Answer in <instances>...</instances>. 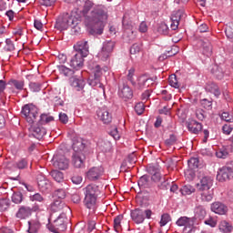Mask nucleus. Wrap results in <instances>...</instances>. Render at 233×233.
I'll use <instances>...</instances> for the list:
<instances>
[{
  "instance_id": "obj_1",
  "label": "nucleus",
  "mask_w": 233,
  "mask_h": 233,
  "mask_svg": "<svg viewBox=\"0 0 233 233\" xmlns=\"http://www.w3.org/2000/svg\"><path fill=\"white\" fill-rule=\"evenodd\" d=\"M93 8V9H92ZM84 23L90 35H102L108 21V11L105 5L94 7L92 1H86L84 9Z\"/></svg>"
},
{
  "instance_id": "obj_2",
  "label": "nucleus",
  "mask_w": 233,
  "mask_h": 233,
  "mask_svg": "<svg viewBox=\"0 0 233 233\" xmlns=\"http://www.w3.org/2000/svg\"><path fill=\"white\" fill-rule=\"evenodd\" d=\"M84 205L89 210H96V203H97V196H99V187L96 185H88L84 188Z\"/></svg>"
},
{
  "instance_id": "obj_3",
  "label": "nucleus",
  "mask_w": 233,
  "mask_h": 233,
  "mask_svg": "<svg viewBox=\"0 0 233 233\" xmlns=\"http://www.w3.org/2000/svg\"><path fill=\"white\" fill-rule=\"evenodd\" d=\"M73 154L72 163L76 168H83L85 167V155L81 152L85 150V144L82 141H77L73 144Z\"/></svg>"
},
{
  "instance_id": "obj_4",
  "label": "nucleus",
  "mask_w": 233,
  "mask_h": 233,
  "mask_svg": "<svg viewBox=\"0 0 233 233\" xmlns=\"http://www.w3.org/2000/svg\"><path fill=\"white\" fill-rule=\"evenodd\" d=\"M22 115L29 125H34L35 119H37V116H39V112L35 106L27 104L22 107Z\"/></svg>"
},
{
  "instance_id": "obj_5",
  "label": "nucleus",
  "mask_w": 233,
  "mask_h": 233,
  "mask_svg": "<svg viewBox=\"0 0 233 233\" xmlns=\"http://www.w3.org/2000/svg\"><path fill=\"white\" fill-rule=\"evenodd\" d=\"M152 218V210L150 209H141L136 208L131 210V219L139 225L145 221V219H150Z\"/></svg>"
},
{
  "instance_id": "obj_6",
  "label": "nucleus",
  "mask_w": 233,
  "mask_h": 233,
  "mask_svg": "<svg viewBox=\"0 0 233 233\" xmlns=\"http://www.w3.org/2000/svg\"><path fill=\"white\" fill-rule=\"evenodd\" d=\"M198 223V222H196V218L180 217L177 220L176 225H177V227H184V233H192Z\"/></svg>"
},
{
  "instance_id": "obj_7",
  "label": "nucleus",
  "mask_w": 233,
  "mask_h": 233,
  "mask_svg": "<svg viewBox=\"0 0 233 233\" xmlns=\"http://www.w3.org/2000/svg\"><path fill=\"white\" fill-rule=\"evenodd\" d=\"M79 25V20L76 16H66L62 20H58L55 25L57 30H67V28H76Z\"/></svg>"
},
{
  "instance_id": "obj_8",
  "label": "nucleus",
  "mask_w": 233,
  "mask_h": 233,
  "mask_svg": "<svg viewBox=\"0 0 233 233\" xmlns=\"http://www.w3.org/2000/svg\"><path fill=\"white\" fill-rule=\"evenodd\" d=\"M93 76H90L87 80L88 85L90 86H97L98 88H103V84H101V76H103V69H101V66L96 65L93 68Z\"/></svg>"
},
{
  "instance_id": "obj_9",
  "label": "nucleus",
  "mask_w": 233,
  "mask_h": 233,
  "mask_svg": "<svg viewBox=\"0 0 233 233\" xmlns=\"http://www.w3.org/2000/svg\"><path fill=\"white\" fill-rule=\"evenodd\" d=\"M117 94L120 99H123V101H128L134 97V91L127 84L119 86Z\"/></svg>"
},
{
  "instance_id": "obj_10",
  "label": "nucleus",
  "mask_w": 233,
  "mask_h": 233,
  "mask_svg": "<svg viewBox=\"0 0 233 233\" xmlns=\"http://www.w3.org/2000/svg\"><path fill=\"white\" fill-rule=\"evenodd\" d=\"M185 17H187V15L183 9H179L178 11L174 12L171 15V30H177L179 26V21H183Z\"/></svg>"
},
{
  "instance_id": "obj_11",
  "label": "nucleus",
  "mask_w": 233,
  "mask_h": 233,
  "mask_svg": "<svg viewBox=\"0 0 233 233\" xmlns=\"http://www.w3.org/2000/svg\"><path fill=\"white\" fill-rule=\"evenodd\" d=\"M105 169L103 167H93L86 172V177L89 181H97L103 176Z\"/></svg>"
},
{
  "instance_id": "obj_12",
  "label": "nucleus",
  "mask_w": 233,
  "mask_h": 233,
  "mask_svg": "<svg viewBox=\"0 0 233 233\" xmlns=\"http://www.w3.org/2000/svg\"><path fill=\"white\" fill-rule=\"evenodd\" d=\"M69 165L70 162L66 157L63 155H56L54 157V167H56V168H59V170H66Z\"/></svg>"
},
{
  "instance_id": "obj_13",
  "label": "nucleus",
  "mask_w": 233,
  "mask_h": 233,
  "mask_svg": "<svg viewBox=\"0 0 233 233\" xmlns=\"http://www.w3.org/2000/svg\"><path fill=\"white\" fill-rule=\"evenodd\" d=\"M96 116L104 125H109V123H112V113H110L106 107L99 108L96 111Z\"/></svg>"
},
{
  "instance_id": "obj_14",
  "label": "nucleus",
  "mask_w": 233,
  "mask_h": 233,
  "mask_svg": "<svg viewBox=\"0 0 233 233\" xmlns=\"http://www.w3.org/2000/svg\"><path fill=\"white\" fill-rule=\"evenodd\" d=\"M85 57L82 56L81 54L76 53L70 60V66L74 68V70H81L85 65Z\"/></svg>"
},
{
  "instance_id": "obj_15",
  "label": "nucleus",
  "mask_w": 233,
  "mask_h": 233,
  "mask_svg": "<svg viewBox=\"0 0 233 233\" xmlns=\"http://www.w3.org/2000/svg\"><path fill=\"white\" fill-rule=\"evenodd\" d=\"M74 50L76 52V54H80V56L86 57L88 56V42L85 40L78 41L74 46Z\"/></svg>"
},
{
  "instance_id": "obj_16",
  "label": "nucleus",
  "mask_w": 233,
  "mask_h": 233,
  "mask_svg": "<svg viewBox=\"0 0 233 233\" xmlns=\"http://www.w3.org/2000/svg\"><path fill=\"white\" fill-rule=\"evenodd\" d=\"M233 178V170L231 169V167H222L218 174L217 175V179H218V181H228V179H232Z\"/></svg>"
},
{
  "instance_id": "obj_17",
  "label": "nucleus",
  "mask_w": 233,
  "mask_h": 233,
  "mask_svg": "<svg viewBox=\"0 0 233 233\" xmlns=\"http://www.w3.org/2000/svg\"><path fill=\"white\" fill-rule=\"evenodd\" d=\"M214 185V178L212 177H203L199 183L197 184L198 190H210Z\"/></svg>"
},
{
  "instance_id": "obj_18",
  "label": "nucleus",
  "mask_w": 233,
  "mask_h": 233,
  "mask_svg": "<svg viewBox=\"0 0 233 233\" xmlns=\"http://www.w3.org/2000/svg\"><path fill=\"white\" fill-rule=\"evenodd\" d=\"M37 184L38 187L42 192H46V190H50L52 188V184H50V180L45 177L43 174H39L37 176Z\"/></svg>"
},
{
  "instance_id": "obj_19",
  "label": "nucleus",
  "mask_w": 233,
  "mask_h": 233,
  "mask_svg": "<svg viewBox=\"0 0 233 233\" xmlns=\"http://www.w3.org/2000/svg\"><path fill=\"white\" fill-rule=\"evenodd\" d=\"M30 130L32 132L33 137H35L36 139H43V137L46 136V128L42 127L40 124H37L36 126H32L30 127Z\"/></svg>"
},
{
  "instance_id": "obj_20",
  "label": "nucleus",
  "mask_w": 233,
  "mask_h": 233,
  "mask_svg": "<svg viewBox=\"0 0 233 233\" xmlns=\"http://www.w3.org/2000/svg\"><path fill=\"white\" fill-rule=\"evenodd\" d=\"M211 211L219 216H224L228 212V208L221 202H214L211 204Z\"/></svg>"
},
{
  "instance_id": "obj_21",
  "label": "nucleus",
  "mask_w": 233,
  "mask_h": 233,
  "mask_svg": "<svg viewBox=\"0 0 233 233\" xmlns=\"http://www.w3.org/2000/svg\"><path fill=\"white\" fill-rule=\"evenodd\" d=\"M122 26L124 30H129L131 34H134V26H136V24L133 23L132 17H130L128 13H126L123 16Z\"/></svg>"
},
{
  "instance_id": "obj_22",
  "label": "nucleus",
  "mask_w": 233,
  "mask_h": 233,
  "mask_svg": "<svg viewBox=\"0 0 233 233\" xmlns=\"http://www.w3.org/2000/svg\"><path fill=\"white\" fill-rule=\"evenodd\" d=\"M147 172L151 175V179L155 181V183H159V181H161V171L158 167L149 166L147 167Z\"/></svg>"
},
{
  "instance_id": "obj_23",
  "label": "nucleus",
  "mask_w": 233,
  "mask_h": 233,
  "mask_svg": "<svg viewBox=\"0 0 233 233\" xmlns=\"http://www.w3.org/2000/svg\"><path fill=\"white\" fill-rule=\"evenodd\" d=\"M187 127L191 134H199L201 132L203 126L201 123H198V121L191 119L188 120Z\"/></svg>"
},
{
  "instance_id": "obj_24",
  "label": "nucleus",
  "mask_w": 233,
  "mask_h": 233,
  "mask_svg": "<svg viewBox=\"0 0 233 233\" xmlns=\"http://www.w3.org/2000/svg\"><path fill=\"white\" fill-rule=\"evenodd\" d=\"M201 201L208 203L214 199V191L212 189L198 190Z\"/></svg>"
},
{
  "instance_id": "obj_25",
  "label": "nucleus",
  "mask_w": 233,
  "mask_h": 233,
  "mask_svg": "<svg viewBox=\"0 0 233 233\" xmlns=\"http://www.w3.org/2000/svg\"><path fill=\"white\" fill-rule=\"evenodd\" d=\"M29 216H32V209L31 208L25 206H22L15 215L18 219H26Z\"/></svg>"
},
{
  "instance_id": "obj_26",
  "label": "nucleus",
  "mask_w": 233,
  "mask_h": 233,
  "mask_svg": "<svg viewBox=\"0 0 233 233\" xmlns=\"http://www.w3.org/2000/svg\"><path fill=\"white\" fill-rule=\"evenodd\" d=\"M206 91L213 94L215 97H219L221 96V90H219V86H217L214 82H209L206 85Z\"/></svg>"
},
{
  "instance_id": "obj_27",
  "label": "nucleus",
  "mask_w": 233,
  "mask_h": 233,
  "mask_svg": "<svg viewBox=\"0 0 233 233\" xmlns=\"http://www.w3.org/2000/svg\"><path fill=\"white\" fill-rule=\"evenodd\" d=\"M148 81H150V78H148V76H139L137 79V84L135 86V88H137V90H143L147 88V86H148L149 85Z\"/></svg>"
},
{
  "instance_id": "obj_28",
  "label": "nucleus",
  "mask_w": 233,
  "mask_h": 233,
  "mask_svg": "<svg viewBox=\"0 0 233 233\" xmlns=\"http://www.w3.org/2000/svg\"><path fill=\"white\" fill-rule=\"evenodd\" d=\"M207 216V209L203 207V206H198L195 208V219H196V223H198V219L201 220V219H205Z\"/></svg>"
},
{
  "instance_id": "obj_29",
  "label": "nucleus",
  "mask_w": 233,
  "mask_h": 233,
  "mask_svg": "<svg viewBox=\"0 0 233 233\" xmlns=\"http://www.w3.org/2000/svg\"><path fill=\"white\" fill-rule=\"evenodd\" d=\"M198 44L202 46V54L204 56H211L212 55V45L208 41L200 40Z\"/></svg>"
},
{
  "instance_id": "obj_30",
  "label": "nucleus",
  "mask_w": 233,
  "mask_h": 233,
  "mask_svg": "<svg viewBox=\"0 0 233 233\" xmlns=\"http://www.w3.org/2000/svg\"><path fill=\"white\" fill-rule=\"evenodd\" d=\"M65 214L60 215L55 221L54 225L57 228V230H65L66 225V221L65 220Z\"/></svg>"
},
{
  "instance_id": "obj_31",
  "label": "nucleus",
  "mask_w": 233,
  "mask_h": 233,
  "mask_svg": "<svg viewBox=\"0 0 233 233\" xmlns=\"http://www.w3.org/2000/svg\"><path fill=\"white\" fill-rule=\"evenodd\" d=\"M65 208V202L63 200H55L50 205L51 212H61Z\"/></svg>"
},
{
  "instance_id": "obj_32",
  "label": "nucleus",
  "mask_w": 233,
  "mask_h": 233,
  "mask_svg": "<svg viewBox=\"0 0 233 233\" xmlns=\"http://www.w3.org/2000/svg\"><path fill=\"white\" fill-rule=\"evenodd\" d=\"M137 183H138V187L140 189L149 188L150 187V177L147 175H144L138 179Z\"/></svg>"
},
{
  "instance_id": "obj_33",
  "label": "nucleus",
  "mask_w": 233,
  "mask_h": 233,
  "mask_svg": "<svg viewBox=\"0 0 233 233\" xmlns=\"http://www.w3.org/2000/svg\"><path fill=\"white\" fill-rule=\"evenodd\" d=\"M71 85L76 88L78 92L85 88V80L79 78H73L71 80Z\"/></svg>"
},
{
  "instance_id": "obj_34",
  "label": "nucleus",
  "mask_w": 233,
  "mask_h": 233,
  "mask_svg": "<svg viewBox=\"0 0 233 233\" xmlns=\"http://www.w3.org/2000/svg\"><path fill=\"white\" fill-rule=\"evenodd\" d=\"M54 121V116L49 114H42L38 120V125H48V123H52Z\"/></svg>"
},
{
  "instance_id": "obj_35",
  "label": "nucleus",
  "mask_w": 233,
  "mask_h": 233,
  "mask_svg": "<svg viewBox=\"0 0 233 233\" xmlns=\"http://www.w3.org/2000/svg\"><path fill=\"white\" fill-rule=\"evenodd\" d=\"M58 72H60V74L66 77H70L73 74L76 73V71L66 67V66H58Z\"/></svg>"
},
{
  "instance_id": "obj_36",
  "label": "nucleus",
  "mask_w": 233,
  "mask_h": 233,
  "mask_svg": "<svg viewBox=\"0 0 233 233\" xmlns=\"http://www.w3.org/2000/svg\"><path fill=\"white\" fill-rule=\"evenodd\" d=\"M180 192L183 196H190V194H194L196 192V187L190 185H185L181 189Z\"/></svg>"
},
{
  "instance_id": "obj_37",
  "label": "nucleus",
  "mask_w": 233,
  "mask_h": 233,
  "mask_svg": "<svg viewBox=\"0 0 233 233\" xmlns=\"http://www.w3.org/2000/svg\"><path fill=\"white\" fill-rule=\"evenodd\" d=\"M219 230L225 233L232 232V225L226 220H223L219 224Z\"/></svg>"
},
{
  "instance_id": "obj_38",
  "label": "nucleus",
  "mask_w": 233,
  "mask_h": 233,
  "mask_svg": "<svg viewBox=\"0 0 233 233\" xmlns=\"http://www.w3.org/2000/svg\"><path fill=\"white\" fill-rule=\"evenodd\" d=\"M50 174H51V177H53V179H55V181H56V183H61V182H63V179H65L63 172H60L57 170H53V171H51Z\"/></svg>"
},
{
  "instance_id": "obj_39",
  "label": "nucleus",
  "mask_w": 233,
  "mask_h": 233,
  "mask_svg": "<svg viewBox=\"0 0 233 233\" xmlns=\"http://www.w3.org/2000/svg\"><path fill=\"white\" fill-rule=\"evenodd\" d=\"M168 83L173 88H179V86H181V84L177 81V76L176 75L169 76Z\"/></svg>"
},
{
  "instance_id": "obj_40",
  "label": "nucleus",
  "mask_w": 233,
  "mask_h": 233,
  "mask_svg": "<svg viewBox=\"0 0 233 233\" xmlns=\"http://www.w3.org/2000/svg\"><path fill=\"white\" fill-rule=\"evenodd\" d=\"M23 193L21 191L15 192L12 195V201L13 203H15V205H19L20 203H23Z\"/></svg>"
},
{
  "instance_id": "obj_41",
  "label": "nucleus",
  "mask_w": 233,
  "mask_h": 233,
  "mask_svg": "<svg viewBox=\"0 0 233 233\" xmlns=\"http://www.w3.org/2000/svg\"><path fill=\"white\" fill-rule=\"evenodd\" d=\"M114 46H116V42L112 40L106 41L103 44L102 49L106 50V52H109V54H112V51L114 50Z\"/></svg>"
},
{
  "instance_id": "obj_42",
  "label": "nucleus",
  "mask_w": 233,
  "mask_h": 233,
  "mask_svg": "<svg viewBox=\"0 0 233 233\" xmlns=\"http://www.w3.org/2000/svg\"><path fill=\"white\" fill-rule=\"evenodd\" d=\"M121 221H123V215H118L114 218V228L116 232L121 230Z\"/></svg>"
},
{
  "instance_id": "obj_43",
  "label": "nucleus",
  "mask_w": 233,
  "mask_h": 233,
  "mask_svg": "<svg viewBox=\"0 0 233 233\" xmlns=\"http://www.w3.org/2000/svg\"><path fill=\"white\" fill-rule=\"evenodd\" d=\"M212 74L215 76L217 79H223L225 74L223 73V70L219 67L215 66L212 69Z\"/></svg>"
},
{
  "instance_id": "obj_44",
  "label": "nucleus",
  "mask_w": 233,
  "mask_h": 233,
  "mask_svg": "<svg viewBox=\"0 0 233 233\" xmlns=\"http://www.w3.org/2000/svg\"><path fill=\"white\" fill-rule=\"evenodd\" d=\"M187 167H188V168L196 170V168H198V167H199V159L196 158V157L190 158L187 161Z\"/></svg>"
},
{
  "instance_id": "obj_45",
  "label": "nucleus",
  "mask_w": 233,
  "mask_h": 233,
  "mask_svg": "<svg viewBox=\"0 0 233 233\" xmlns=\"http://www.w3.org/2000/svg\"><path fill=\"white\" fill-rule=\"evenodd\" d=\"M28 224H29V229H28L29 233L37 232V230H39L41 227V224H39V222L29 221Z\"/></svg>"
},
{
  "instance_id": "obj_46",
  "label": "nucleus",
  "mask_w": 233,
  "mask_h": 233,
  "mask_svg": "<svg viewBox=\"0 0 233 233\" xmlns=\"http://www.w3.org/2000/svg\"><path fill=\"white\" fill-rule=\"evenodd\" d=\"M42 87H43V84L39 82H31L29 84V88L31 92H41Z\"/></svg>"
},
{
  "instance_id": "obj_47",
  "label": "nucleus",
  "mask_w": 233,
  "mask_h": 233,
  "mask_svg": "<svg viewBox=\"0 0 233 233\" xmlns=\"http://www.w3.org/2000/svg\"><path fill=\"white\" fill-rule=\"evenodd\" d=\"M168 25L164 22L160 23L157 27L158 34H162L163 35H167L168 34Z\"/></svg>"
},
{
  "instance_id": "obj_48",
  "label": "nucleus",
  "mask_w": 233,
  "mask_h": 233,
  "mask_svg": "<svg viewBox=\"0 0 233 233\" xmlns=\"http://www.w3.org/2000/svg\"><path fill=\"white\" fill-rule=\"evenodd\" d=\"M10 207V200L8 198L0 199V212H5V210H8Z\"/></svg>"
},
{
  "instance_id": "obj_49",
  "label": "nucleus",
  "mask_w": 233,
  "mask_h": 233,
  "mask_svg": "<svg viewBox=\"0 0 233 233\" xmlns=\"http://www.w3.org/2000/svg\"><path fill=\"white\" fill-rule=\"evenodd\" d=\"M225 34L228 39L233 42V23H230L226 26Z\"/></svg>"
},
{
  "instance_id": "obj_50",
  "label": "nucleus",
  "mask_w": 233,
  "mask_h": 233,
  "mask_svg": "<svg viewBox=\"0 0 233 233\" xmlns=\"http://www.w3.org/2000/svg\"><path fill=\"white\" fill-rule=\"evenodd\" d=\"M30 201H37L38 203H44L45 198L40 193H35L29 196Z\"/></svg>"
},
{
  "instance_id": "obj_51",
  "label": "nucleus",
  "mask_w": 233,
  "mask_h": 233,
  "mask_svg": "<svg viewBox=\"0 0 233 233\" xmlns=\"http://www.w3.org/2000/svg\"><path fill=\"white\" fill-rule=\"evenodd\" d=\"M5 50H6V52H14V50H15V46L14 45V42H12L10 38H7L5 40Z\"/></svg>"
},
{
  "instance_id": "obj_52",
  "label": "nucleus",
  "mask_w": 233,
  "mask_h": 233,
  "mask_svg": "<svg viewBox=\"0 0 233 233\" xmlns=\"http://www.w3.org/2000/svg\"><path fill=\"white\" fill-rule=\"evenodd\" d=\"M185 177L187 181H193L194 177H196V172H194V169L188 167V169L185 171Z\"/></svg>"
},
{
  "instance_id": "obj_53",
  "label": "nucleus",
  "mask_w": 233,
  "mask_h": 233,
  "mask_svg": "<svg viewBox=\"0 0 233 233\" xmlns=\"http://www.w3.org/2000/svg\"><path fill=\"white\" fill-rule=\"evenodd\" d=\"M216 156L219 159H225L228 156V151L226 148H220L216 152Z\"/></svg>"
},
{
  "instance_id": "obj_54",
  "label": "nucleus",
  "mask_w": 233,
  "mask_h": 233,
  "mask_svg": "<svg viewBox=\"0 0 233 233\" xmlns=\"http://www.w3.org/2000/svg\"><path fill=\"white\" fill-rule=\"evenodd\" d=\"M15 167L16 168H19V170H23L28 167V161H26L25 158H22L15 163Z\"/></svg>"
},
{
  "instance_id": "obj_55",
  "label": "nucleus",
  "mask_w": 233,
  "mask_h": 233,
  "mask_svg": "<svg viewBox=\"0 0 233 233\" xmlns=\"http://www.w3.org/2000/svg\"><path fill=\"white\" fill-rule=\"evenodd\" d=\"M200 105L206 110H211V108H212V101H210L207 98H204V99L200 100Z\"/></svg>"
},
{
  "instance_id": "obj_56",
  "label": "nucleus",
  "mask_w": 233,
  "mask_h": 233,
  "mask_svg": "<svg viewBox=\"0 0 233 233\" xmlns=\"http://www.w3.org/2000/svg\"><path fill=\"white\" fill-rule=\"evenodd\" d=\"M141 44H133L130 48V54L136 56V54H139L141 52Z\"/></svg>"
},
{
  "instance_id": "obj_57",
  "label": "nucleus",
  "mask_w": 233,
  "mask_h": 233,
  "mask_svg": "<svg viewBox=\"0 0 233 233\" xmlns=\"http://www.w3.org/2000/svg\"><path fill=\"white\" fill-rule=\"evenodd\" d=\"M97 56H98L99 59H101L102 61H106V59H108V57H110V52L102 48V50L98 53Z\"/></svg>"
},
{
  "instance_id": "obj_58",
  "label": "nucleus",
  "mask_w": 233,
  "mask_h": 233,
  "mask_svg": "<svg viewBox=\"0 0 233 233\" xmlns=\"http://www.w3.org/2000/svg\"><path fill=\"white\" fill-rule=\"evenodd\" d=\"M12 85L16 90H23V88H25V81L23 80H13Z\"/></svg>"
},
{
  "instance_id": "obj_59",
  "label": "nucleus",
  "mask_w": 233,
  "mask_h": 233,
  "mask_svg": "<svg viewBox=\"0 0 233 233\" xmlns=\"http://www.w3.org/2000/svg\"><path fill=\"white\" fill-rule=\"evenodd\" d=\"M135 112L137 114V116H141L143 112H145V104L138 103L135 106Z\"/></svg>"
},
{
  "instance_id": "obj_60",
  "label": "nucleus",
  "mask_w": 233,
  "mask_h": 233,
  "mask_svg": "<svg viewBox=\"0 0 233 233\" xmlns=\"http://www.w3.org/2000/svg\"><path fill=\"white\" fill-rule=\"evenodd\" d=\"M55 198H58L61 201V199H65L66 198V193L65 192V189H57L55 191Z\"/></svg>"
},
{
  "instance_id": "obj_61",
  "label": "nucleus",
  "mask_w": 233,
  "mask_h": 233,
  "mask_svg": "<svg viewBox=\"0 0 233 233\" xmlns=\"http://www.w3.org/2000/svg\"><path fill=\"white\" fill-rule=\"evenodd\" d=\"M170 221V215L163 214L160 219V227H165Z\"/></svg>"
},
{
  "instance_id": "obj_62",
  "label": "nucleus",
  "mask_w": 233,
  "mask_h": 233,
  "mask_svg": "<svg viewBox=\"0 0 233 233\" xmlns=\"http://www.w3.org/2000/svg\"><path fill=\"white\" fill-rule=\"evenodd\" d=\"M196 117L199 121H203V119H205V110H203V109H197L196 110Z\"/></svg>"
},
{
  "instance_id": "obj_63",
  "label": "nucleus",
  "mask_w": 233,
  "mask_h": 233,
  "mask_svg": "<svg viewBox=\"0 0 233 233\" xmlns=\"http://www.w3.org/2000/svg\"><path fill=\"white\" fill-rule=\"evenodd\" d=\"M205 225H208L209 227H216V225H218V220H216L214 218H207L205 221H204Z\"/></svg>"
},
{
  "instance_id": "obj_64",
  "label": "nucleus",
  "mask_w": 233,
  "mask_h": 233,
  "mask_svg": "<svg viewBox=\"0 0 233 233\" xmlns=\"http://www.w3.org/2000/svg\"><path fill=\"white\" fill-rule=\"evenodd\" d=\"M176 141H177V138L176 137V136H174V135H171L170 137H169V138H167V140H166V145H167V147H172V145H175L176 144Z\"/></svg>"
}]
</instances>
